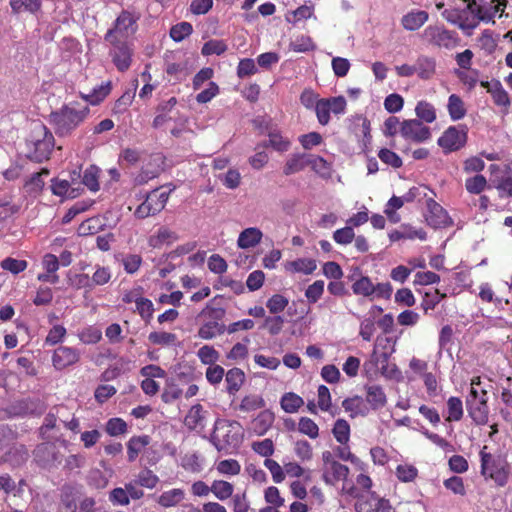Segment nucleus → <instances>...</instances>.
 <instances>
[{
    "mask_svg": "<svg viewBox=\"0 0 512 512\" xmlns=\"http://www.w3.org/2000/svg\"><path fill=\"white\" fill-rule=\"evenodd\" d=\"M464 414L463 403L459 397L452 396L447 400V409L445 420L449 422H458Z\"/></svg>",
    "mask_w": 512,
    "mask_h": 512,
    "instance_id": "72a5a7b5",
    "label": "nucleus"
},
{
    "mask_svg": "<svg viewBox=\"0 0 512 512\" xmlns=\"http://www.w3.org/2000/svg\"><path fill=\"white\" fill-rule=\"evenodd\" d=\"M352 291L355 295H362L364 297H370L374 295L375 289L374 284L367 276H361L352 285Z\"/></svg>",
    "mask_w": 512,
    "mask_h": 512,
    "instance_id": "49530a36",
    "label": "nucleus"
},
{
    "mask_svg": "<svg viewBox=\"0 0 512 512\" xmlns=\"http://www.w3.org/2000/svg\"><path fill=\"white\" fill-rule=\"evenodd\" d=\"M427 209L426 221L429 226L439 229L448 227L452 224V219L448 212L433 199H429L427 201Z\"/></svg>",
    "mask_w": 512,
    "mask_h": 512,
    "instance_id": "f8f14e48",
    "label": "nucleus"
},
{
    "mask_svg": "<svg viewBox=\"0 0 512 512\" xmlns=\"http://www.w3.org/2000/svg\"><path fill=\"white\" fill-rule=\"evenodd\" d=\"M266 405L262 396L250 394L243 397L239 405V410L242 412H252L258 409H263Z\"/></svg>",
    "mask_w": 512,
    "mask_h": 512,
    "instance_id": "a19ab883",
    "label": "nucleus"
},
{
    "mask_svg": "<svg viewBox=\"0 0 512 512\" xmlns=\"http://www.w3.org/2000/svg\"><path fill=\"white\" fill-rule=\"evenodd\" d=\"M80 341L84 344H96L102 338L100 329L89 326L78 333Z\"/></svg>",
    "mask_w": 512,
    "mask_h": 512,
    "instance_id": "338daca9",
    "label": "nucleus"
},
{
    "mask_svg": "<svg viewBox=\"0 0 512 512\" xmlns=\"http://www.w3.org/2000/svg\"><path fill=\"white\" fill-rule=\"evenodd\" d=\"M486 449L484 446L480 451L482 475L492 479L498 486L506 485L509 475L507 462L500 456L487 453Z\"/></svg>",
    "mask_w": 512,
    "mask_h": 512,
    "instance_id": "39448f33",
    "label": "nucleus"
},
{
    "mask_svg": "<svg viewBox=\"0 0 512 512\" xmlns=\"http://www.w3.org/2000/svg\"><path fill=\"white\" fill-rule=\"evenodd\" d=\"M110 91H111V83L106 82V83H102L101 85L95 87L91 93L81 94V96L84 99V101L86 102L85 104L89 103L91 105H98L109 95Z\"/></svg>",
    "mask_w": 512,
    "mask_h": 512,
    "instance_id": "f704fd0d",
    "label": "nucleus"
},
{
    "mask_svg": "<svg viewBox=\"0 0 512 512\" xmlns=\"http://www.w3.org/2000/svg\"><path fill=\"white\" fill-rule=\"evenodd\" d=\"M178 240V234L166 226H161L148 239V244L152 248H161L164 245H170Z\"/></svg>",
    "mask_w": 512,
    "mask_h": 512,
    "instance_id": "a211bd4d",
    "label": "nucleus"
},
{
    "mask_svg": "<svg viewBox=\"0 0 512 512\" xmlns=\"http://www.w3.org/2000/svg\"><path fill=\"white\" fill-rule=\"evenodd\" d=\"M197 356L200 359L201 363L205 365H215V363L219 360V352L213 347L209 345L202 346L197 351Z\"/></svg>",
    "mask_w": 512,
    "mask_h": 512,
    "instance_id": "6e6d98bb",
    "label": "nucleus"
},
{
    "mask_svg": "<svg viewBox=\"0 0 512 512\" xmlns=\"http://www.w3.org/2000/svg\"><path fill=\"white\" fill-rule=\"evenodd\" d=\"M303 404V399L293 392L285 393L280 400L281 408L287 413L297 412Z\"/></svg>",
    "mask_w": 512,
    "mask_h": 512,
    "instance_id": "79ce46f5",
    "label": "nucleus"
},
{
    "mask_svg": "<svg viewBox=\"0 0 512 512\" xmlns=\"http://www.w3.org/2000/svg\"><path fill=\"white\" fill-rule=\"evenodd\" d=\"M417 76L422 80H429L436 72V60L433 57L420 55L415 61Z\"/></svg>",
    "mask_w": 512,
    "mask_h": 512,
    "instance_id": "5701e85b",
    "label": "nucleus"
},
{
    "mask_svg": "<svg viewBox=\"0 0 512 512\" xmlns=\"http://www.w3.org/2000/svg\"><path fill=\"white\" fill-rule=\"evenodd\" d=\"M80 351L74 347L59 346L52 355V364L56 370H63L80 360Z\"/></svg>",
    "mask_w": 512,
    "mask_h": 512,
    "instance_id": "ddd939ff",
    "label": "nucleus"
},
{
    "mask_svg": "<svg viewBox=\"0 0 512 512\" xmlns=\"http://www.w3.org/2000/svg\"><path fill=\"white\" fill-rule=\"evenodd\" d=\"M352 132L358 140L360 149L364 152L367 151L372 141L370 121L361 115L355 116Z\"/></svg>",
    "mask_w": 512,
    "mask_h": 512,
    "instance_id": "4468645a",
    "label": "nucleus"
},
{
    "mask_svg": "<svg viewBox=\"0 0 512 512\" xmlns=\"http://www.w3.org/2000/svg\"><path fill=\"white\" fill-rule=\"evenodd\" d=\"M193 32V26L189 22H180L172 26L170 29V37L175 42H181Z\"/></svg>",
    "mask_w": 512,
    "mask_h": 512,
    "instance_id": "8fccbe9b",
    "label": "nucleus"
},
{
    "mask_svg": "<svg viewBox=\"0 0 512 512\" xmlns=\"http://www.w3.org/2000/svg\"><path fill=\"white\" fill-rule=\"evenodd\" d=\"M185 493L180 488H174L163 492L159 498L158 503L163 507H173L179 504L184 499Z\"/></svg>",
    "mask_w": 512,
    "mask_h": 512,
    "instance_id": "4c0bfd02",
    "label": "nucleus"
},
{
    "mask_svg": "<svg viewBox=\"0 0 512 512\" xmlns=\"http://www.w3.org/2000/svg\"><path fill=\"white\" fill-rule=\"evenodd\" d=\"M108 45V55L118 71H127L132 63L133 48L127 40H104Z\"/></svg>",
    "mask_w": 512,
    "mask_h": 512,
    "instance_id": "423d86ee",
    "label": "nucleus"
},
{
    "mask_svg": "<svg viewBox=\"0 0 512 512\" xmlns=\"http://www.w3.org/2000/svg\"><path fill=\"white\" fill-rule=\"evenodd\" d=\"M263 237V233L259 228L249 227L240 232L237 245L241 249H249L257 246Z\"/></svg>",
    "mask_w": 512,
    "mask_h": 512,
    "instance_id": "4be33fe9",
    "label": "nucleus"
},
{
    "mask_svg": "<svg viewBox=\"0 0 512 512\" xmlns=\"http://www.w3.org/2000/svg\"><path fill=\"white\" fill-rule=\"evenodd\" d=\"M323 480L326 484L335 485L339 481H344L349 475V468L340 462L332 463L327 468H322Z\"/></svg>",
    "mask_w": 512,
    "mask_h": 512,
    "instance_id": "6ab92c4d",
    "label": "nucleus"
},
{
    "mask_svg": "<svg viewBox=\"0 0 512 512\" xmlns=\"http://www.w3.org/2000/svg\"><path fill=\"white\" fill-rule=\"evenodd\" d=\"M227 50V44L223 40L212 39L204 43L201 49L203 56L222 55Z\"/></svg>",
    "mask_w": 512,
    "mask_h": 512,
    "instance_id": "3c124183",
    "label": "nucleus"
},
{
    "mask_svg": "<svg viewBox=\"0 0 512 512\" xmlns=\"http://www.w3.org/2000/svg\"><path fill=\"white\" fill-rule=\"evenodd\" d=\"M112 277V272L109 267L99 266L95 267V271L90 277L93 288L95 286H103L107 284Z\"/></svg>",
    "mask_w": 512,
    "mask_h": 512,
    "instance_id": "13d9d810",
    "label": "nucleus"
},
{
    "mask_svg": "<svg viewBox=\"0 0 512 512\" xmlns=\"http://www.w3.org/2000/svg\"><path fill=\"white\" fill-rule=\"evenodd\" d=\"M100 172V169L96 165H89L83 171L82 184L85 185L91 192H97L100 189Z\"/></svg>",
    "mask_w": 512,
    "mask_h": 512,
    "instance_id": "c9c22d12",
    "label": "nucleus"
},
{
    "mask_svg": "<svg viewBox=\"0 0 512 512\" xmlns=\"http://www.w3.org/2000/svg\"><path fill=\"white\" fill-rule=\"evenodd\" d=\"M400 133L406 140L422 143L431 138V130L418 119L404 120L400 125Z\"/></svg>",
    "mask_w": 512,
    "mask_h": 512,
    "instance_id": "9b49d317",
    "label": "nucleus"
},
{
    "mask_svg": "<svg viewBox=\"0 0 512 512\" xmlns=\"http://www.w3.org/2000/svg\"><path fill=\"white\" fill-rule=\"evenodd\" d=\"M506 0H470L468 9L479 21L493 22L498 13H503Z\"/></svg>",
    "mask_w": 512,
    "mask_h": 512,
    "instance_id": "0eeeda50",
    "label": "nucleus"
},
{
    "mask_svg": "<svg viewBox=\"0 0 512 512\" xmlns=\"http://www.w3.org/2000/svg\"><path fill=\"white\" fill-rule=\"evenodd\" d=\"M135 482L142 487L153 489L158 484L159 478L151 470L143 469L138 473Z\"/></svg>",
    "mask_w": 512,
    "mask_h": 512,
    "instance_id": "bf43d9fd",
    "label": "nucleus"
},
{
    "mask_svg": "<svg viewBox=\"0 0 512 512\" xmlns=\"http://www.w3.org/2000/svg\"><path fill=\"white\" fill-rule=\"evenodd\" d=\"M325 283L323 280H316L305 290V297L311 304L316 303L324 293Z\"/></svg>",
    "mask_w": 512,
    "mask_h": 512,
    "instance_id": "69168bd1",
    "label": "nucleus"
},
{
    "mask_svg": "<svg viewBox=\"0 0 512 512\" xmlns=\"http://www.w3.org/2000/svg\"><path fill=\"white\" fill-rule=\"evenodd\" d=\"M467 128L465 126H450L438 138L437 144L448 154L465 146Z\"/></svg>",
    "mask_w": 512,
    "mask_h": 512,
    "instance_id": "1a4fd4ad",
    "label": "nucleus"
},
{
    "mask_svg": "<svg viewBox=\"0 0 512 512\" xmlns=\"http://www.w3.org/2000/svg\"><path fill=\"white\" fill-rule=\"evenodd\" d=\"M140 16L135 12L123 10L114 20L111 28L104 35V40H127L138 30Z\"/></svg>",
    "mask_w": 512,
    "mask_h": 512,
    "instance_id": "20e7f679",
    "label": "nucleus"
},
{
    "mask_svg": "<svg viewBox=\"0 0 512 512\" xmlns=\"http://www.w3.org/2000/svg\"><path fill=\"white\" fill-rule=\"evenodd\" d=\"M10 6L15 13L23 11L36 13L41 8V0H10Z\"/></svg>",
    "mask_w": 512,
    "mask_h": 512,
    "instance_id": "de8ad7c7",
    "label": "nucleus"
},
{
    "mask_svg": "<svg viewBox=\"0 0 512 512\" xmlns=\"http://www.w3.org/2000/svg\"><path fill=\"white\" fill-rule=\"evenodd\" d=\"M150 443L147 435L132 437L127 443V453L129 461H134L139 452Z\"/></svg>",
    "mask_w": 512,
    "mask_h": 512,
    "instance_id": "ea45409f",
    "label": "nucleus"
},
{
    "mask_svg": "<svg viewBox=\"0 0 512 512\" xmlns=\"http://www.w3.org/2000/svg\"><path fill=\"white\" fill-rule=\"evenodd\" d=\"M268 141H265L258 145V147H271L278 152H286L291 146L289 139L282 136L279 131H271L268 133Z\"/></svg>",
    "mask_w": 512,
    "mask_h": 512,
    "instance_id": "2f4dec72",
    "label": "nucleus"
},
{
    "mask_svg": "<svg viewBox=\"0 0 512 512\" xmlns=\"http://www.w3.org/2000/svg\"><path fill=\"white\" fill-rule=\"evenodd\" d=\"M422 36L429 44L437 47L453 49L458 44L457 33L440 26H427Z\"/></svg>",
    "mask_w": 512,
    "mask_h": 512,
    "instance_id": "9d476101",
    "label": "nucleus"
},
{
    "mask_svg": "<svg viewBox=\"0 0 512 512\" xmlns=\"http://www.w3.org/2000/svg\"><path fill=\"white\" fill-rule=\"evenodd\" d=\"M347 493L358 498L357 502L355 503L356 512H374V502L372 500L373 492L370 493L368 498L364 499L363 497H359L356 494V488L352 486L348 489Z\"/></svg>",
    "mask_w": 512,
    "mask_h": 512,
    "instance_id": "680f3d73",
    "label": "nucleus"
},
{
    "mask_svg": "<svg viewBox=\"0 0 512 512\" xmlns=\"http://www.w3.org/2000/svg\"><path fill=\"white\" fill-rule=\"evenodd\" d=\"M148 339L152 344L160 346H176L178 343L176 334L165 331L151 332Z\"/></svg>",
    "mask_w": 512,
    "mask_h": 512,
    "instance_id": "58836bf2",
    "label": "nucleus"
},
{
    "mask_svg": "<svg viewBox=\"0 0 512 512\" xmlns=\"http://www.w3.org/2000/svg\"><path fill=\"white\" fill-rule=\"evenodd\" d=\"M234 485L225 480H214L211 483V493L220 501H225L235 494Z\"/></svg>",
    "mask_w": 512,
    "mask_h": 512,
    "instance_id": "473e14b6",
    "label": "nucleus"
},
{
    "mask_svg": "<svg viewBox=\"0 0 512 512\" xmlns=\"http://www.w3.org/2000/svg\"><path fill=\"white\" fill-rule=\"evenodd\" d=\"M286 269L292 273L312 274L317 269L316 260L310 258H298L286 265Z\"/></svg>",
    "mask_w": 512,
    "mask_h": 512,
    "instance_id": "7c9ffc66",
    "label": "nucleus"
},
{
    "mask_svg": "<svg viewBox=\"0 0 512 512\" xmlns=\"http://www.w3.org/2000/svg\"><path fill=\"white\" fill-rule=\"evenodd\" d=\"M307 166H309V154H292L286 161L283 173L287 176L292 175L304 170Z\"/></svg>",
    "mask_w": 512,
    "mask_h": 512,
    "instance_id": "cd10ccee",
    "label": "nucleus"
},
{
    "mask_svg": "<svg viewBox=\"0 0 512 512\" xmlns=\"http://www.w3.org/2000/svg\"><path fill=\"white\" fill-rule=\"evenodd\" d=\"M61 503L64 512H93L96 501L93 497H83L78 501L72 496L65 494L62 497Z\"/></svg>",
    "mask_w": 512,
    "mask_h": 512,
    "instance_id": "f3484780",
    "label": "nucleus"
},
{
    "mask_svg": "<svg viewBox=\"0 0 512 512\" xmlns=\"http://www.w3.org/2000/svg\"><path fill=\"white\" fill-rule=\"evenodd\" d=\"M170 192L155 189L150 192L145 200L136 208L134 215L139 219H145L161 212L168 199Z\"/></svg>",
    "mask_w": 512,
    "mask_h": 512,
    "instance_id": "6e6552de",
    "label": "nucleus"
},
{
    "mask_svg": "<svg viewBox=\"0 0 512 512\" xmlns=\"http://www.w3.org/2000/svg\"><path fill=\"white\" fill-rule=\"evenodd\" d=\"M489 93L491 94L494 103L497 106L509 107L511 104L510 97L508 93L503 88L501 82L499 80H493V84L490 85Z\"/></svg>",
    "mask_w": 512,
    "mask_h": 512,
    "instance_id": "e433bc0d",
    "label": "nucleus"
},
{
    "mask_svg": "<svg viewBox=\"0 0 512 512\" xmlns=\"http://www.w3.org/2000/svg\"><path fill=\"white\" fill-rule=\"evenodd\" d=\"M13 409L15 410L14 415L17 416H39L45 411V406L39 400H23L15 405Z\"/></svg>",
    "mask_w": 512,
    "mask_h": 512,
    "instance_id": "b1692460",
    "label": "nucleus"
},
{
    "mask_svg": "<svg viewBox=\"0 0 512 512\" xmlns=\"http://www.w3.org/2000/svg\"><path fill=\"white\" fill-rule=\"evenodd\" d=\"M0 266L3 270L9 271L10 273L17 275L27 268L28 263L26 260L7 257L1 261Z\"/></svg>",
    "mask_w": 512,
    "mask_h": 512,
    "instance_id": "4d7b16f0",
    "label": "nucleus"
},
{
    "mask_svg": "<svg viewBox=\"0 0 512 512\" xmlns=\"http://www.w3.org/2000/svg\"><path fill=\"white\" fill-rule=\"evenodd\" d=\"M294 453L302 462L310 461L313 457L311 444L306 440H298L294 443Z\"/></svg>",
    "mask_w": 512,
    "mask_h": 512,
    "instance_id": "e2e57ef3",
    "label": "nucleus"
},
{
    "mask_svg": "<svg viewBox=\"0 0 512 512\" xmlns=\"http://www.w3.org/2000/svg\"><path fill=\"white\" fill-rule=\"evenodd\" d=\"M215 468L219 474L225 476H236L241 471V465L236 459L221 460Z\"/></svg>",
    "mask_w": 512,
    "mask_h": 512,
    "instance_id": "09e8293b",
    "label": "nucleus"
},
{
    "mask_svg": "<svg viewBox=\"0 0 512 512\" xmlns=\"http://www.w3.org/2000/svg\"><path fill=\"white\" fill-rule=\"evenodd\" d=\"M51 190L54 195L66 197L69 199H74L78 197L82 191L80 187H71L69 181L60 179L52 180Z\"/></svg>",
    "mask_w": 512,
    "mask_h": 512,
    "instance_id": "a878e982",
    "label": "nucleus"
},
{
    "mask_svg": "<svg viewBox=\"0 0 512 512\" xmlns=\"http://www.w3.org/2000/svg\"><path fill=\"white\" fill-rule=\"evenodd\" d=\"M252 450L266 459L274 454L275 446L271 439L266 438L261 441H255L251 445Z\"/></svg>",
    "mask_w": 512,
    "mask_h": 512,
    "instance_id": "052dcab7",
    "label": "nucleus"
},
{
    "mask_svg": "<svg viewBox=\"0 0 512 512\" xmlns=\"http://www.w3.org/2000/svg\"><path fill=\"white\" fill-rule=\"evenodd\" d=\"M415 113L420 121L432 123L436 119V110L432 104L427 101H419L415 107Z\"/></svg>",
    "mask_w": 512,
    "mask_h": 512,
    "instance_id": "a18cd8bd",
    "label": "nucleus"
},
{
    "mask_svg": "<svg viewBox=\"0 0 512 512\" xmlns=\"http://www.w3.org/2000/svg\"><path fill=\"white\" fill-rule=\"evenodd\" d=\"M184 425L189 430L202 429L205 425V416L202 405H193L184 418Z\"/></svg>",
    "mask_w": 512,
    "mask_h": 512,
    "instance_id": "393cba45",
    "label": "nucleus"
},
{
    "mask_svg": "<svg viewBox=\"0 0 512 512\" xmlns=\"http://www.w3.org/2000/svg\"><path fill=\"white\" fill-rule=\"evenodd\" d=\"M226 390L228 394L234 395L242 387L245 381V374L240 368H232L225 373Z\"/></svg>",
    "mask_w": 512,
    "mask_h": 512,
    "instance_id": "c85d7f7f",
    "label": "nucleus"
},
{
    "mask_svg": "<svg viewBox=\"0 0 512 512\" xmlns=\"http://www.w3.org/2000/svg\"><path fill=\"white\" fill-rule=\"evenodd\" d=\"M466 407L469 416L476 425H485L488 422L487 399H466Z\"/></svg>",
    "mask_w": 512,
    "mask_h": 512,
    "instance_id": "dca6fc26",
    "label": "nucleus"
},
{
    "mask_svg": "<svg viewBox=\"0 0 512 512\" xmlns=\"http://www.w3.org/2000/svg\"><path fill=\"white\" fill-rule=\"evenodd\" d=\"M298 430L300 433L307 435L311 439H316L319 436L318 425L308 417H301L298 423Z\"/></svg>",
    "mask_w": 512,
    "mask_h": 512,
    "instance_id": "0e129e2a",
    "label": "nucleus"
},
{
    "mask_svg": "<svg viewBox=\"0 0 512 512\" xmlns=\"http://www.w3.org/2000/svg\"><path fill=\"white\" fill-rule=\"evenodd\" d=\"M89 107L87 104L70 102L58 111L50 114L51 123L59 136L69 135L88 116Z\"/></svg>",
    "mask_w": 512,
    "mask_h": 512,
    "instance_id": "f257e3e1",
    "label": "nucleus"
},
{
    "mask_svg": "<svg viewBox=\"0 0 512 512\" xmlns=\"http://www.w3.org/2000/svg\"><path fill=\"white\" fill-rule=\"evenodd\" d=\"M127 423L118 417L110 418L105 425V431L110 436H119L127 433Z\"/></svg>",
    "mask_w": 512,
    "mask_h": 512,
    "instance_id": "864d4df0",
    "label": "nucleus"
},
{
    "mask_svg": "<svg viewBox=\"0 0 512 512\" xmlns=\"http://www.w3.org/2000/svg\"><path fill=\"white\" fill-rule=\"evenodd\" d=\"M274 421L275 414L269 409H264L249 422L247 430L252 435L263 436L270 430Z\"/></svg>",
    "mask_w": 512,
    "mask_h": 512,
    "instance_id": "2eb2a0df",
    "label": "nucleus"
},
{
    "mask_svg": "<svg viewBox=\"0 0 512 512\" xmlns=\"http://www.w3.org/2000/svg\"><path fill=\"white\" fill-rule=\"evenodd\" d=\"M211 440L218 451L227 446H237L241 440V425L237 421L218 419L214 425Z\"/></svg>",
    "mask_w": 512,
    "mask_h": 512,
    "instance_id": "7ed1b4c3",
    "label": "nucleus"
},
{
    "mask_svg": "<svg viewBox=\"0 0 512 512\" xmlns=\"http://www.w3.org/2000/svg\"><path fill=\"white\" fill-rule=\"evenodd\" d=\"M447 110L453 121H458L466 116L467 109L464 101L457 94H451L448 98Z\"/></svg>",
    "mask_w": 512,
    "mask_h": 512,
    "instance_id": "c756f323",
    "label": "nucleus"
},
{
    "mask_svg": "<svg viewBox=\"0 0 512 512\" xmlns=\"http://www.w3.org/2000/svg\"><path fill=\"white\" fill-rule=\"evenodd\" d=\"M53 147L52 133L42 123H33L31 135L26 141L27 157L32 161L42 162L49 158Z\"/></svg>",
    "mask_w": 512,
    "mask_h": 512,
    "instance_id": "f03ea898",
    "label": "nucleus"
},
{
    "mask_svg": "<svg viewBox=\"0 0 512 512\" xmlns=\"http://www.w3.org/2000/svg\"><path fill=\"white\" fill-rule=\"evenodd\" d=\"M332 433L338 443L348 444L350 439L349 423L344 419H337L334 423Z\"/></svg>",
    "mask_w": 512,
    "mask_h": 512,
    "instance_id": "c03bdc74",
    "label": "nucleus"
},
{
    "mask_svg": "<svg viewBox=\"0 0 512 512\" xmlns=\"http://www.w3.org/2000/svg\"><path fill=\"white\" fill-rule=\"evenodd\" d=\"M486 187L487 180L481 174H477L474 177H470L465 180V188L470 194H480L486 189Z\"/></svg>",
    "mask_w": 512,
    "mask_h": 512,
    "instance_id": "5fc2aeb1",
    "label": "nucleus"
},
{
    "mask_svg": "<svg viewBox=\"0 0 512 512\" xmlns=\"http://www.w3.org/2000/svg\"><path fill=\"white\" fill-rule=\"evenodd\" d=\"M225 330L224 325L217 321H209L204 323L198 330V336L205 340L215 338L217 335H221Z\"/></svg>",
    "mask_w": 512,
    "mask_h": 512,
    "instance_id": "37998d69",
    "label": "nucleus"
},
{
    "mask_svg": "<svg viewBox=\"0 0 512 512\" xmlns=\"http://www.w3.org/2000/svg\"><path fill=\"white\" fill-rule=\"evenodd\" d=\"M342 407L347 413H349V416L351 418H356L358 416H367L370 411L369 406L367 405L365 400L360 396L346 398L342 402Z\"/></svg>",
    "mask_w": 512,
    "mask_h": 512,
    "instance_id": "aec40b11",
    "label": "nucleus"
},
{
    "mask_svg": "<svg viewBox=\"0 0 512 512\" xmlns=\"http://www.w3.org/2000/svg\"><path fill=\"white\" fill-rule=\"evenodd\" d=\"M366 403L371 409L378 410L385 406L387 402L384 390L379 385H370L366 388Z\"/></svg>",
    "mask_w": 512,
    "mask_h": 512,
    "instance_id": "bb28decb",
    "label": "nucleus"
},
{
    "mask_svg": "<svg viewBox=\"0 0 512 512\" xmlns=\"http://www.w3.org/2000/svg\"><path fill=\"white\" fill-rule=\"evenodd\" d=\"M429 15L424 10H411L403 15L401 24L405 30L415 31L421 28L428 20Z\"/></svg>",
    "mask_w": 512,
    "mask_h": 512,
    "instance_id": "412c9836",
    "label": "nucleus"
},
{
    "mask_svg": "<svg viewBox=\"0 0 512 512\" xmlns=\"http://www.w3.org/2000/svg\"><path fill=\"white\" fill-rule=\"evenodd\" d=\"M93 204L94 201L90 199L76 202L71 208L68 209L66 214L63 216L62 222L64 224L71 222L75 216L87 211Z\"/></svg>",
    "mask_w": 512,
    "mask_h": 512,
    "instance_id": "603ef678",
    "label": "nucleus"
},
{
    "mask_svg": "<svg viewBox=\"0 0 512 512\" xmlns=\"http://www.w3.org/2000/svg\"><path fill=\"white\" fill-rule=\"evenodd\" d=\"M289 300L281 294H274L270 297L266 303V306L270 313L277 314L285 310L288 306Z\"/></svg>",
    "mask_w": 512,
    "mask_h": 512,
    "instance_id": "774afa93",
    "label": "nucleus"
}]
</instances>
